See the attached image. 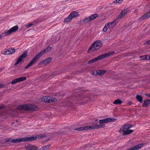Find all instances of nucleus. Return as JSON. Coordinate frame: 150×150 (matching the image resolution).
<instances>
[{
    "label": "nucleus",
    "instance_id": "1",
    "mask_svg": "<svg viewBox=\"0 0 150 150\" xmlns=\"http://www.w3.org/2000/svg\"><path fill=\"white\" fill-rule=\"evenodd\" d=\"M102 45V42L101 41L97 40L93 43L90 46L88 51L89 52L94 51L101 48Z\"/></svg>",
    "mask_w": 150,
    "mask_h": 150
},
{
    "label": "nucleus",
    "instance_id": "2",
    "mask_svg": "<svg viewBox=\"0 0 150 150\" xmlns=\"http://www.w3.org/2000/svg\"><path fill=\"white\" fill-rule=\"evenodd\" d=\"M132 125L130 124L125 125L121 128L119 132H123L122 135H126L131 133L133 131V130L128 129L132 127Z\"/></svg>",
    "mask_w": 150,
    "mask_h": 150
},
{
    "label": "nucleus",
    "instance_id": "3",
    "mask_svg": "<svg viewBox=\"0 0 150 150\" xmlns=\"http://www.w3.org/2000/svg\"><path fill=\"white\" fill-rule=\"evenodd\" d=\"M115 52L114 51H112L109 52L105 53L103 54H102L101 55L97 57L94 58V59L89 60L88 62V64H90L91 63H93L97 61L98 60L103 59L105 58L108 57L110 55H112Z\"/></svg>",
    "mask_w": 150,
    "mask_h": 150
},
{
    "label": "nucleus",
    "instance_id": "4",
    "mask_svg": "<svg viewBox=\"0 0 150 150\" xmlns=\"http://www.w3.org/2000/svg\"><path fill=\"white\" fill-rule=\"evenodd\" d=\"M17 108L19 110H36L38 109L37 107L33 104L19 105L18 106Z\"/></svg>",
    "mask_w": 150,
    "mask_h": 150
},
{
    "label": "nucleus",
    "instance_id": "5",
    "mask_svg": "<svg viewBox=\"0 0 150 150\" xmlns=\"http://www.w3.org/2000/svg\"><path fill=\"white\" fill-rule=\"evenodd\" d=\"M98 119H96L93 122V125L86 127H80L75 129L78 131L87 130L89 129H95L98 128L99 125H98Z\"/></svg>",
    "mask_w": 150,
    "mask_h": 150
},
{
    "label": "nucleus",
    "instance_id": "6",
    "mask_svg": "<svg viewBox=\"0 0 150 150\" xmlns=\"http://www.w3.org/2000/svg\"><path fill=\"white\" fill-rule=\"evenodd\" d=\"M36 137H31L12 139L11 142L13 143L23 141H30L35 140L36 139Z\"/></svg>",
    "mask_w": 150,
    "mask_h": 150
},
{
    "label": "nucleus",
    "instance_id": "7",
    "mask_svg": "<svg viewBox=\"0 0 150 150\" xmlns=\"http://www.w3.org/2000/svg\"><path fill=\"white\" fill-rule=\"evenodd\" d=\"M44 51H41L40 53L36 54L35 57L26 66L25 68L27 69L29 67L32 65L36 62L37 60L39 59L44 54Z\"/></svg>",
    "mask_w": 150,
    "mask_h": 150
},
{
    "label": "nucleus",
    "instance_id": "8",
    "mask_svg": "<svg viewBox=\"0 0 150 150\" xmlns=\"http://www.w3.org/2000/svg\"><path fill=\"white\" fill-rule=\"evenodd\" d=\"M18 28V25H15L12 27L8 30L5 31L2 34V35L4 36H7L10 34L11 33L16 31Z\"/></svg>",
    "mask_w": 150,
    "mask_h": 150
},
{
    "label": "nucleus",
    "instance_id": "9",
    "mask_svg": "<svg viewBox=\"0 0 150 150\" xmlns=\"http://www.w3.org/2000/svg\"><path fill=\"white\" fill-rule=\"evenodd\" d=\"M15 50L13 48H11L5 49L1 52L2 54L4 55H8L13 53L15 52Z\"/></svg>",
    "mask_w": 150,
    "mask_h": 150
},
{
    "label": "nucleus",
    "instance_id": "10",
    "mask_svg": "<svg viewBox=\"0 0 150 150\" xmlns=\"http://www.w3.org/2000/svg\"><path fill=\"white\" fill-rule=\"evenodd\" d=\"M27 55V52H24L22 55L20 56L18 59L17 60V62L15 64V65H16L18 64L19 62L22 61L23 58H25L26 56Z\"/></svg>",
    "mask_w": 150,
    "mask_h": 150
},
{
    "label": "nucleus",
    "instance_id": "11",
    "mask_svg": "<svg viewBox=\"0 0 150 150\" xmlns=\"http://www.w3.org/2000/svg\"><path fill=\"white\" fill-rule=\"evenodd\" d=\"M25 148L26 150H37L38 147L33 145L28 144L25 146Z\"/></svg>",
    "mask_w": 150,
    "mask_h": 150
},
{
    "label": "nucleus",
    "instance_id": "12",
    "mask_svg": "<svg viewBox=\"0 0 150 150\" xmlns=\"http://www.w3.org/2000/svg\"><path fill=\"white\" fill-rule=\"evenodd\" d=\"M129 10L128 8L122 11L118 16V18H121L125 15L127 14L129 12Z\"/></svg>",
    "mask_w": 150,
    "mask_h": 150
},
{
    "label": "nucleus",
    "instance_id": "13",
    "mask_svg": "<svg viewBox=\"0 0 150 150\" xmlns=\"http://www.w3.org/2000/svg\"><path fill=\"white\" fill-rule=\"evenodd\" d=\"M144 146V144H139L133 147H132L129 149H127V150H137Z\"/></svg>",
    "mask_w": 150,
    "mask_h": 150
},
{
    "label": "nucleus",
    "instance_id": "14",
    "mask_svg": "<svg viewBox=\"0 0 150 150\" xmlns=\"http://www.w3.org/2000/svg\"><path fill=\"white\" fill-rule=\"evenodd\" d=\"M149 17H150V11L142 16L141 17L139 18V20L140 21H141L146 19Z\"/></svg>",
    "mask_w": 150,
    "mask_h": 150
},
{
    "label": "nucleus",
    "instance_id": "15",
    "mask_svg": "<svg viewBox=\"0 0 150 150\" xmlns=\"http://www.w3.org/2000/svg\"><path fill=\"white\" fill-rule=\"evenodd\" d=\"M101 120L104 123H106L110 122H113L116 119L114 118L110 117Z\"/></svg>",
    "mask_w": 150,
    "mask_h": 150
},
{
    "label": "nucleus",
    "instance_id": "16",
    "mask_svg": "<svg viewBox=\"0 0 150 150\" xmlns=\"http://www.w3.org/2000/svg\"><path fill=\"white\" fill-rule=\"evenodd\" d=\"M117 23L118 22L117 21V19H116L115 21L109 22L108 24L110 28H112L117 25Z\"/></svg>",
    "mask_w": 150,
    "mask_h": 150
},
{
    "label": "nucleus",
    "instance_id": "17",
    "mask_svg": "<svg viewBox=\"0 0 150 150\" xmlns=\"http://www.w3.org/2000/svg\"><path fill=\"white\" fill-rule=\"evenodd\" d=\"M69 15L72 19L79 16V15L78 13L76 11L72 12Z\"/></svg>",
    "mask_w": 150,
    "mask_h": 150
},
{
    "label": "nucleus",
    "instance_id": "18",
    "mask_svg": "<svg viewBox=\"0 0 150 150\" xmlns=\"http://www.w3.org/2000/svg\"><path fill=\"white\" fill-rule=\"evenodd\" d=\"M50 97L44 96L41 99L42 101L45 102H49L50 101Z\"/></svg>",
    "mask_w": 150,
    "mask_h": 150
},
{
    "label": "nucleus",
    "instance_id": "19",
    "mask_svg": "<svg viewBox=\"0 0 150 150\" xmlns=\"http://www.w3.org/2000/svg\"><path fill=\"white\" fill-rule=\"evenodd\" d=\"M52 59L51 58H49L45 60H43L41 62V64L46 65L49 63L51 61Z\"/></svg>",
    "mask_w": 150,
    "mask_h": 150
},
{
    "label": "nucleus",
    "instance_id": "20",
    "mask_svg": "<svg viewBox=\"0 0 150 150\" xmlns=\"http://www.w3.org/2000/svg\"><path fill=\"white\" fill-rule=\"evenodd\" d=\"M150 104V100L146 99L144 100L142 105V107H146Z\"/></svg>",
    "mask_w": 150,
    "mask_h": 150
},
{
    "label": "nucleus",
    "instance_id": "21",
    "mask_svg": "<svg viewBox=\"0 0 150 150\" xmlns=\"http://www.w3.org/2000/svg\"><path fill=\"white\" fill-rule=\"evenodd\" d=\"M72 19L70 16L69 15L67 17L65 18L64 22L65 23H67L70 22Z\"/></svg>",
    "mask_w": 150,
    "mask_h": 150
},
{
    "label": "nucleus",
    "instance_id": "22",
    "mask_svg": "<svg viewBox=\"0 0 150 150\" xmlns=\"http://www.w3.org/2000/svg\"><path fill=\"white\" fill-rule=\"evenodd\" d=\"M98 16V14L97 13H95L89 16V18L91 21L94 20Z\"/></svg>",
    "mask_w": 150,
    "mask_h": 150
},
{
    "label": "nucleus",
    "instance_id": "23",
    "mask_svg": "<svg viewBox=\"0 0 150 150\" xmlns=\"http://www.w3.org/2000/svg\"><path fill=\"white\" fill-rule=\"evenodd\" d=\"M122 103V102L120 99H117L115 100L113 102V104L115 105H119Z\"/></svg>",
    "mask_w": 150,
    "mask_h": 150
},
{
    "label": "nucleus",
    "instance_id": "24",
    "mask_svg": "<svg viewBox=\"0 0 150 150\" xmlns=\"http://www.w3.org/2000/svg\"><path fill=\"white\" fill-rule=\"evenodd\" d=\"M137 100L140 103H142L143 101V97L141 95H137L136 97Z\"/></svg>",
    "mask_w": 150,
    "mask_h": 150
},
{
    "label": "nucleus",
    "instance_id": "25",
    "mask_svg": "<svg viewBox=\"0 0 150 150\" xmlns=\"http://www.w3.org/2000/svg\"><path fill=\"white\" fill-rule=\"evenodd\" d=\"M99 125L98 128H103L105 127V123H104L101 120H99Z\"/></svg>",
    "mask_w": 150,
    "mask_h": 150
},
{
    "label": "nucleus",
    "instance_id": "26",
    "mask_svg": "<svg viewBox=\"0 0 150 150\" xmlns=\"http://www.w3.org/2000/svg\"><path fill=\"white\" fill-rule=\"evenodd\" d=\"M106 72V71L104 70H99L97 72V74L99 76H101L104 74Z\"/></svg>",
    "mask_w": 150,
    "mask_h": 150
},
{
    "label": "nucleus",
    "instance_id": "27",
    "mask_svg": "<svg viewBox=\"0 0 150 150\" xmlns=\"http://www.w3.org/2000/svg\"><path fill=\"white\" fill-rule=\"evenodd\" d=\"M18 82L23 81L25 80L26 79V77L23 76L17 78Z\"/></svg>",
    "mask_w": 150,
    "mask_h": 150
},
{
    "label": "nucleus",
    "instance_id": "28",
    "mask_svg": "<svg viewBox=\"0 0 150 150\" xmlns=\"http://www.w3.org/2000/svg\"><path fill=\"white\" fill-rule=\"evenodd\" d=\"M109 28H110V27L108 24L107 23L106 24L103 28V31L104 32H106L107 31V29Z\"/></svg>",
    "mask_w": 150,
    "mask_h": 150
},
{
    "label": "nucleus",
    "instance_id": "29",
    "mask_svg": "<svg viewBox=\"0 0 150 150\" xmlns=\"http://www.w3.org/2000/svg\"><path fill=\"white\" fill-rule=\"evenodd\" d=\"M50 145H47L46 146H43L40 149V150H47V149L50 147Z\"/></svg>",
    "mask_w": 150,
    "mask_h": 150
},
{
    "label": "nucleus",
    "instance_id": "30",
    "mask_svg": "<svg viewBox=\"0 0 150 150\" xmlns=\"http://www.w3.org/2000/svg\"><path fill=\"white\" fill-rule=\"evenodd\" d=\"M52 48L50 47H47L45 49L42 50V51H44V53H45V52H48L49 51H50L51 50Z\"/></svg>",
    "mask_w": 150,
    "mask_h": 150
},
{
    "label": "nucleus",
    "instance_id": "31",
    "mask_svg": "<svg viewBox=\"0 0 150 150\" xmlns=\"http://www.w3.org/2000/svg\"><path fill=\"white\" fill-rule=\"evenodd\" d=\"M83 21L84 23H87L88 22L91 21L89 16L86 18V19H83Z\"/></svg>",
    "mask_w": 150,
    "mask_h": 150
},
{
    "label": "nucleus",
    "instance_id": "32",
    "mask_svg": "<svg viewBox=\"0 0 150 150\" xmlns=\"http://www.w3.org/2000/svg\"><path fill=\"white\" fill-rule=\"evenodd\" d=\"M18 81L17 78L16 79L13 80L11 82V83L12 84H14L17 83V82H18Z\"/></svg>",
    "mask_w": 150,
    "mask_h": 150
},
{
    "label": "nucleus",
    "instance_id": "33",
    "mask_svg": "<svg viewBox=\"0 0 150 150\" xmlns=\"http://www.w3.org/2000/svg\"><path fill=\"white\" fill-rule=\"evenodd\" d=\"M148 56V55H144L143 56H140L139 58L141 59H147V57Z\"/></svg>",
    "mask_w": 150,
    "mask_h": 150
},
{
    "label": "nucleus",
    "instance_id": "34",
    "mask_svg": "<svg viewBox=\"0 0 150 150\" xmlns=\"http://www.w3.org/2000/svg\"><path fill=\"white\" fill-rule=\"evenodd\" d=\"M123 1V0H116L113 2L114 3H117L119 4H120Z\"/></svg>",
    "mask_w": 150,
    "mask_h": 150
},
{
    "label": "nucleus",
    "instance_id": "35",
    "mask_svg": "<svg viewBox=\"0 0 150 150\" xmlns=\"http://www.w3.org/2000/svg\"><path fill=\"white\" fill-rule=\"evenodd\" d=\"M33 25V24H32L31 23H29V24L26 25L25 27L27 28H29L32 25Z\"/></svg>",
    "mask_w": 150,
    "mask_h": 150
},
{
    "label": "nucleus",
    "instance_id": "36",
    "mask_svg": "<svg viewBox=\"0 0 150 150\" xmlns=\"http://www.w3.org/2000/svg\"><path fill=\"white\" fill-rule=\"evenodd\" d=\"M50 100H51L52 102H54L56 100V99L54 97H51Z\"/></svg>",
    "mask_w": 150,
    "mask_h": 150
},
{
    "label": "nucleus",
    "instance_id": "37",
    "mask_svg": "<svg viewBox=\"0 0 150 150\" xmlns=\"http://www.w3.org/2000/svg\"><path fill=\"white\" fill-rule=\"evenodd\" d=\"M145 95L148 97L150 98V94L145 93Z\"/></svg>",
    "mask_w": 150,
    "mask_h": 150
},
{
    "label": "nucleus",
    "instance_id": "38",
    "mask_svg": "<svg viewBox=\"0 0 150 150\" xmlns=\"http://www.w3.org/2000/svg\"><path fill=\"white\" fill-rule=\"evenodd\" d=\"M127 104L129 105H130L132 104V103L131 102L129 101L128 103Z\"/></svg>",
    "mask_w": 150,
    "mask_h": 150
},
{
    "label": "nucleus",
    "instance_id": "39",
    "mask_svg": "<svg viewBox=\"0 0 150 150\" xmlns=\"http://www.w3.org/2000/svg\"><path fill=\"white\" fill-rule=\"evenodd\" d=\"M147 44H150V40H149L146 42Z\"/></svg>",
    "mask_w": 150,
    "mask_h": 150
},
{
    "label": "nucleus",
    "instance_id": "40",
    "mask_svg": "<svg viewBox=\"0 0 150 150\" xmlns=\"http://www.w3.org/2000/svg\"><path fill=\"white\" fill-rule=\"evenodd\" d=\"M3 69L4 68H0V72L3 70Z\"/></svg>",
    "mask_w": 150,
    "mask_h": 150
},
{
    "label": "nucleus",
    "instance_id": "41",
    "mask_svg": "<svg viewBox=\"0 0 150 150\" xmlns=\"http://www.w3.org/2000/svg\"><path fill=\"white\" fill-rule=\"evenodd\" d=\"M2 38V35H0V39Z\"/></svg>",
    "mask_w": 150,
    "mask_h": 150
},
{
    "label": "nucleus",
    "instance_id": "42",
    "mask_svg": "<svg viewBox=\"0 0 150 150\" xmlns=\"http://www.w3.org/2000/svg\"><path fill=\"white\" fill-rule=\"evenodd\" d=\"M149 59H150V55H149Z\"/></svg>",
    "mask_w": 150,
    "mask_h": 150
}]
</instances>
